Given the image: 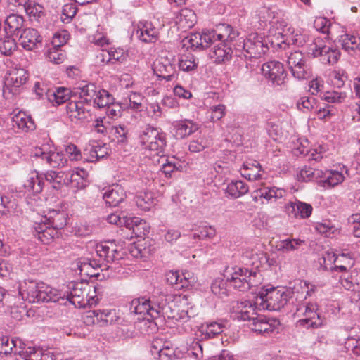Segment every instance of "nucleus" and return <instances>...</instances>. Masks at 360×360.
<instances>
[{
  "mask_svg": "<svg viewBox=\"0 0 360 360\" xmlns=\"http://www.w3.org/2000/svg\"><path fill=\"white\" fill-rule=\"evenodd\" d=\"M254 298L253 303H250L254 309L278 311L287 304L289 294L283 289L262 288Z\"/></svg>",
  "mask_w": 360,
  "mask_h": 360,
  "instance_id": "nucleus-1",
  "label": "nucleus"
},
{
  "mask_svg": "<svg viewBox=\"0 0 360 360\" xmlns=\"http://www.w3.org/2000/svg\"><path fill=\"white\" fill-rule=\"evenodd\" d=\"M70 293L67 294V300L75 307H83L86 304H92L94 297L90 295L91 289L96 292V288L86 282L71 283L69 285Z\"/></svg>",
  "mask_w": 360,
  "mask_h": 360,
  "instance_id": "nucleus-2",
  "label": "nucleus"
},
{
  "mask_svg": "<svg viewBox=\"0 0 360 360\" xmlns=\"http://www.w3.org/2000/svg\"><path fill=\"white\" fill-rule=\"evenodd\" d=\"M139 138L141 144L145 149L155 152L157 155H160L164 152L166 146L165 135L157 128L148 126Z\"/></svg>",
  "mask_w": 360,
  "mask_h": 360,
  "instance_id": "nucleus-3",
  "label": "nucleus"
},
{
  "mask_svg": "<svg viewBox=\"0 0 360 360\" xmlns=\"http://www.w3.org/2000/svg\"><path fill=\"white\" fill-rule=\"evenodd\" d=\"M254 189L251 194L252 201L255 202V207L264 205L266 202L276 200L283 198L285 194V191L276 187L265 186L264 182L259 184H252Z\"/></svg>",
  "mask_w": 360,
  "mask_h": 360,
  "instance_id": "nucleus-4",
  "label": "nucleus"
},
{
  "mask_svg": "<svg viewBox=\"0 0 360 360\" xmlns=\"http://www.w3.org/2000/svg\"><path fill=\"white\" fill-rule=\"evenodd\" d=\"M309 53L315 58L319 57L322 63L329 65L337 63L340 55L338 49L326 46L321 38L315 39L310 44Z\"/></svg>",
  "mask_w": 360,
  "mask_h": 360,
  "instance_id": "nucleus-5",
  "label": "nucleus"
},
{
  "mask_svg": "<svg viewBox=\"0 0 360 360\" xmlns=\"http://www.w3.org/2000/svg\"><path fill=\"white\" fill-rule=\"evenodd\" d=\"M262 75L268 82L274 86H281L285 82L287 72L283 63L276 60H271L258 66Z\"/></svg>",
  "mask_w": 360,
  "mask_h": 360,
  "instance_id": "nucleus-6",
  "label": "nucleus"
},
{
  "mask_svg": "<svg viewBox=\"0 0 360 360\" xmlns=\"http://www.w3.org/2000/svg\"><path fill=\"white\" fill-rule=\"evenodd\" d=\"M31 153L32 156L45 160L50 167L53 168L63 167L68 161L62 153L56 151L53 146L49 144L35 147Z\"/></svg>",
  "mask_w": 360,
  "mask_h": 360,
  "instance_id": "nucleus-7",
  "label": "nucleus"
},
{
  "mask_svg": "<svg viewBox=\"0 0 360 360\" xmlns=\"http://www.w3.org/2000/svg\"><path fill=\"white\" fill-rule=\"evenodd\" d=\"M238 37V32L228 24H219L215 29H205V41H209L210 46L217 42L232 43Z\"/></svg>",
  "mask_w": 360,
  "mask_h": 360,
  "instance_id": "nucleus-8",
  "label": "nucleus"
},
{
  "mask_svg": "<svg viewBox=\"0 0 360 360\" xmlns=\"http://www.w3.org/2000/svg\"><path fill=\"white\" fill-rule=\"evenodd\" d=\"M318 306L316 303H304L297 308V312L303 314L305 318L300 319L297 323L300 326L307 328H318L323 325L319 314L317 312Z\"/></svg>",
  "mask_w": 360,
  "mask_h": 360,
  "instance_id": "nucleus-9",
  "label": "nucleus"
},
{
  "mask_svg": "<svg viewBox=\"0 0 360 360\" xmlns=\"http://www.w3.org/2000/svg\"><path fill=\"white\" fill-rule=\"evenodd\" d=\"M287 63L292 75L298 79L308 78L311 75L310 69L302 52L294 51L287 56Z\"/></svg>",
  "mask_w": 360,
  "mask_h": 360,
  "instance_id": "nucleus-10",
  "label": "nucleus"
},
{
  "mask_svg": "<svg viewBox=\"0 0 360 360\" xmlns=\"http://www.w3.org/2000/svg\"><path fill=\"white\" fill-rule=\"evenodd\" d=\"M43 282L26 280L19 286V294L30 303L41 302Z\"/></svg>",
  "mask_w": 360,
  "mask_h": 360,
  "instance_id": "nucleus-11",
  "label": "nucleus"
},
{
  "mask_svg": "<svg viewBox=\"0 0 360 360\" xmlns=\"http://www.w3.org/2000/svg\"><path fill=\"white\" fill-rule=\"evenodd\" d=\"M276 320H270L264 315L249 317V329L256 335H267L275 330Z\"/></svg>",
  "mask_w": 360,
  "mask_h": 360,
  "instance_id": "nucleus-12",
  "label": "nucleus"
},
{
  "mask_svg": "<svg viewBox=\"0 0 360 360\" xmlns=\"http://www.w3.org/2000/svg\"><path fill=\"white\" fill-rule=\"evenodd\" d=\"M27 79V72L24 69H15L9 72L5 78L4 93L7 91L12 94H18V88L25 84Z\"/></svg>",
  "mask_w": 360,
  "mask_h": 360,
  "instance_id": "nucleus-13",
  "label": "nucleus"
},
{
  "mask_svg": "<svg viewBox=\"0 0 360 360\" xmlns=\"http://www.w3.org/2000/svg\"><path fill=\"white\" fill-rule=\"evenodd\" d=\"M97 255L103 258L107 263H112L122 259L120 248L113 241H105L98 244L96 248Z\"/></svg>",
  "mask_w": 360,
  "mask_h": 360,
  "instance_id": "nucleus-14",
  "label": "nucleus"
},
{
  "mask_svg": "<svg viewBox=\"0 0 360 360\" xmlns=\"http://www.w3.org/2000/svg\"><path fill=\"white\" fill-rule=\"evenodd\" d=\"M233 270V272H231L229 268H226L224 274V278L235 289L240 292H245L248 289L247 270L244 271L240 267H235Z\"/></svg>",
  "mask_w": 360,
  "mask_h": 360,
  "instance_id": "nucleus-15",
  "label": "nucleus"
},
{
  "mask_svg": "<svg viewBox=\"0 0 360 360\" xmlns=\"http://www.w3.org/2000/svg\"><path fill=\"white\" fill-rule=\"evenodd\" d=\"M154 297L134 299L130 304V311L136 314H143V319L149 321V317L152 319V310L155 309V306L153 304Z\"/></svg>",
  "mask_w": 360,
  "mask_h": 360,
  "instance_id": "nucleus-16",
  "label": "nucleus"
},
{
  "mask_svg": "<svg viewBox=\"0 0 360 360\" xmlns=\"http://www.w3.org/2000/svg\"><path fill=\"white\" fill-rule=\"evenodd\" d=\"M172 298V295L165 294L154 297L153 304L155 309L152 310V319L163 318L172 307H175V302Z\"/></svg>",
  "mask_w": 360,
  "mask_h": 360,
  "instance_id": "nucleus-17",
  "label": "nucleus"
},
{
  "mask_svg": "<svg viewBox=\"0 0 360 360\" xmlns=\"http://www.w3.org/2000/svg\"><path fill=\"white\" fill-rule=\"evenodd\" d=\"M41 41L42 37L34 28L23 29L19 37V41L22 46L30 51L38 48V45L41 44Z\"/></svg>",
  "mask_w": 360,
  "mask_h": 360,
  "instance_id": "nucleus-18",
  "label": "nucleus"
},
{
  "mask_svg": "<svg viewBox=\"0 0 360 360\" xmlns=\"http://www.w3.org/2000/svg\"><path fill=\"white\" fill-rule=\"evenodd\" d=\"M205 34V29L201 33H191L182 39V46L186 49H191L193 50L205 49L210 47L209 41L204 39Z\"/></svg>",
  "mask_w": 360,
  "mask_h": 360,
  "instance_id": "nucleus-19",
  "label": "nucleus"
},
{
  "mask_svg": "<svg viewBox=\"0 0 360 360\" xmlns=\"http://www.w3.org/2000/svg\"><path fill=\"white\" fill-rule=\"evenodd\" d=\"M126 198V193L120 185L115 184L108 188L103 193V199L110 207H116Z\"/></svg>",
  "mask_w": 360,
  "mask_h": 360,
  "instance_id": "nucleus-20",
  "label": "nucleus"
},
{
  "mask_svg": "<svg viewBox=\"0 0 360 360\" xmlns=\"http://www.w3.org/2000/svg\"><path fill=\"white\" fill-rule=\"evenodd\" d=\"M213 49L210 51V57L216 63H221L231 58V43L217 42L212 44Z\"/></svg>",
  "mask_w": 360,
  "mask_h": 360,
  "instance_id": "nucleus-21",
  "label": "nucleus"
},
{
  "mask_svg": "<svg viewBox=\"0 0 360 360\" xmlns=\"http://www.w3.org/2000/svg\"><path fill=\"white\" fill-rule=\"evenodd\" d=\"M136 35L143 42L153 43L158 40V31L150 22H140Z\"/></svg>",
  "mask_w": 360,
  "mask_h": 360,
  "instance_id": "nucleus-22",
  "label": "nucleus"
},
{
  "mask_svg": "<svg viewBox=\"0 0 360 360\" xmlns=\"http://www.w3.org/2000/svg\"><path fill=\"white\" fill-rule=\"evenodd\" d=\"M342 286L347 290L360 292V273L350 270L339 276Z\"/></svg>",
  "mask_w": 360,
  "mask_h": 360,
  "instance_id": "nucleus-23",
  "label": "nucleus"
},
{
  "mask_svg": "<svg viewBox=\"0 0 360 360\" xmlns=\"http://www.w3.org/2000/svg\"><path fill=\"white\" fill-rule=\"evenodd\" d=\"M313 208L310 204L295 201L291 202L286 206L288 214L301 219H307L311 214Z\"/></svg>",
  "mask_w": 360,
  "mask_h": 360,
  "instance_id": "nucleus-24",
  "label": "nucleus"
},
{
  "mask_svg": "<svg viewBox=\"0 0 360 360\" xmlns=\"http://www.w3.org/2000/svg\"><path fill=\"white\" fill-rule=\"evenodd\" d=\"M268 49L262 41V37L257 33L249 34V58H260Z\"/></svg>",
  "mask_w": 360,
  "mask_h": 360,
  "instance_id": "nucleus-25",
  "label": "nucleus"
},
{
  "mask_svg": "<svg viewBox=\"0 0 360 360\" xmlns=\"http://www.w3.org/2000/svg\"><path fill=\"white\" fill-rule=\"evenodd\" d=\"M256 270H249V307L250 303H253L254 297L257 295L258 291L263 287H259L263 281V277L260 271L258 270V266L255 267Z\"/></svg>",
  "mask_w": 360,
  "mask_h": 360,
  "instance_id": "nucleus-26",
  "label": "nucleus"
},
{
  "mask_svg": "<svg viewBox=\"0 0 360 360\" xmlns=\"http://www.w3.org/2000/svg\"><path fill=\"white\" fill-rule=\"evenodd\" d=\"M71 90L65 87H58L55 90H48L46 94L47 99L53 105H60L71 98Z\"/></svg>",
  "mask_w": 360,
  "mask_h": 360,
  "instance_id": "nucleus-27",
  "label": "nucleus"
},
{
  "mask_svg": "<svg viewBox=\"0 0 360 360\" xmlns=\"http://www.w3.org/2000/svg\"><path fill=\"white\" fill-rule=\"evenodd\" d=\"M175 136L177 139H184L196 131L199 127L192 120L185 119L175 123Z\"/></svg>",
  "mask_w": 360,
  "mask_h": 360,
  "instance_id": "nucleus-28",
  "label": "nucleus"
},
{
  "mask_svg": "<svg viewBox=\"0 0 360 360\" xmlns=\"http://www.w3.org/2000/svg\"><path fill=\"white\" fill-rule=\"evenodd\" d=\"M154 72L160 78L171 81L175 77V68L167 60L158 61L154 64Z\"/></svg>",
  "mask_w": 360,
  "mask_h": 360,
  "instance_id": "nucleus-29",
  "label": "nucleus"
},
{
  "mask_svg": "<svg viewBox=\"0 0 360 360\" xmlns=\"http://www.w3.org/2000/svg\"><path fill=\"white\" fill-rule=\"evenodd\" d=\"M345 179L342 171L325 170L323 171L320 181L324 187H334L341 184Z\"/></svg>",
  "mask_w": 360,
  "mask_h": 360,
  "instance_id": "nucleus-30",
  "label": "nucleus"
},
{
  "mask_svg": "<svg viewBox=\"0 0 360 360\" xmlns=\"http://www.w3.org/2000/svg\"><path fill=\"white\" fill-rule=\"evenodd\" d=\"M24 22L25 20L22 15L11 14L5 20V32L18 35L22 32Z\"/></svg>",
  "mask_w": 360,
  "mask_h": 360,
  "instance_id": "nucleus-31",
  "label": "nucleus"
},
{
  "mask_svg": "<svg viewBox=\"0 0 360 360\" xmlns=\"http://www.w3.org/2000/svg\"><path fill=\"white\" fill-rule=\"evenodd\" d=\"M91 314H92L94 316H96V321H97V325H99L100 326L112 324L117 320L115 310H92Z\"/></svg>",
  "mask_w": 360,
  "mask_h": 360,
  "instance_id": "nucleus-32",
  "label": "nucleus"
},
{
  "mask_svg": "<svg viewBox=\"0 0 360 360\" xmlns=\"http://www.w3.org/2000/svg\"><path fill=\"white\" fill-rule=\"evenodd\" d=\"M79 89L78 94H79L80 101L85 103L86 105L91 106L100 89L94 84L89 83L82 87H79Z\"/></svg>",
  "mask_w": 360,
  "mask_h": 360,
  "instance_id": "nucleus-33",
  "label": "nucleus"
},
{
  "mask_svg": "<svg viewBox=\"0 0 360 360\" xmlns=\"http://www.w3.org/2000/svg\"><path fill=\"white\" fill-rule=\"evenodd\" d=\"M13 126L23 131L32 130L34 129V123L30 116L25 112H19L12 118Z\"/></svg>",
  "mask_w": 360,
  "mask_h": 360,
  "instance_id": "nucleus-34",
  "label": "nucleus"
},
{
  "mask_svg": "<svg viewBox=\"0 0 360 360\" xmlns=\"http://www.w3.org/2000/svg\"><path fill=\"white\" fill-rule=\"evenodd\" d=\"M231 317L238 321L248 320V303L246 300L238 301L233 303L231 309Z\"/></svg>",
  "mask_w": 360,
  "mask_h": 360,
  "instance_id": "nucleus-35",
  "label": "nucleus"
},
{
  "mask_svg": "<svg viewBox=\"0 0 360 360\" xmlns=\"http://www.w3.org/2000/svg\"><path fill=\"white\" fill-rule=\"evenodd\" d=\"M37 228V238L44 244H49L60 235V233L51 225L46 226L45 229H41V227Z\"/></svg>",
  "mask_w": 360,
  "mask_h": 360,
  "instance_id": "nucleus-36",
  "label": "nucleus"
},
{
  "mask_svg": "<svg viewBox=\"0 0 360 360\" xmlns=\"http://www.w3.org/2000/svg\"><path fill=\"white\" fill-rule=\"evenodd\" d=\"M42 288L43 289L41 302H59L60 300H64V296L65 295L63 294V296H62V293L58 290L53 288L52 287L46 285V283H44V285H42Z\"/></svg>",
  "mask_w": 360,
  "mask_h": 360,
  "instance_id": "nucleus-37",
  "label": "nucleus"
},
{
  "mask_svg": "<svg viewBox=\"0 0 360 360\" xmlns=\"http://www.w3.org/2000/svg\"><path fill=\"white\" fill-rule=\"evenodd\" d=\"M25 12L29 15L31 20L39 22L44 17L45 12L44 7L35 1L30 0Z\"/></svg>",
  "mask_w": 360,
  "mask_h": 360,
  "instance_id": "nucleus-38",
  "label": "nucleus"
},
{
  "mask_svg": "<svg viewBox=\"0 0 360 360\" xmlns=\"http://www.w3.org/2000/svg\"><path fill=\"white\" fill-rule=\"evenodd\" d=\"M127 227L132 230V233L136 237H142L148 233V226L146 221L138 218H134L130 222H127Z\"/></svg>",
  "mask_w": 360,
  "mask_h": 360,
  "instance_id": "nucleus-39",
  "label": "nucleus"
},
{
  "mask_svg": "<svg viewBox=\"0 0 360 360\" xmlns=\"http://www.w3.org/2000/svg\"><path fill=\"white\" fill-rule=\"evenodd\" d=\"M226 191L233 198H239L248 193V186L242 181H232L228 184Z\"/></svg>",
  "mask_w": 360,
  "mask_h": 360,
  "instance_id": "nucleus-40",
  "label": "nucleus"
},
{
  "mask_svg": "<svg viewBox=\"0 0 360 360\" xmlns=\"http://www.w3.org/2000/svg\"><path fill=\"white\" fill-rule=\"evenodd\" d=\"M195 22L196 15L193 11L189 9L181 11L178 21L179 27L183 29H189L195 25Z\"/></svg>",
  "mask_w": 360,
  "mask_h": 360,
  "instance_id": "nucleus-41",
  "label": "nucleus"
},
{
  "mask_svg": "<svg viewBox=\"0 0 360 360\" xmlns=\"http://www.w3.org/2000/svg\"><path fill=\"white\" fill-rule=\"evenodd\" d=\"M112 101H114V98L108 91L99 89L92 105L99 108H106L110 104H112Z\"/></svg>",
  "mask_w": 360,
  "mask_h": 360,
  "instance_id": "nucleus-42",
  "label": "nucleus"
},
{
  "mask_svg": "<svg viewBox=\"0 0 360 360\" xmlns=\"http://www.w3.org/2000/svg\"><path fill=\"white\" fill-rule=\"evenodd\" d=\"M48 217L49 224L58 230L62 229L67 224L66 214L64 212L52 211Z\"/></svg>",
  "mask_w": 360,
  "mask_h": 360,
  "instance_id": "nucleus-43",
  "label": "nucleus"
},
{
  "mask_svg": "<svg viewBox=\"0 0 360 360\" xmlns=\"http://www.w3.org/2000/svg\"><path fill=\"white\" fill-rule=\"evenodd\" d=\"M322 174V169H314L312 167L305 166L300 170L299 179L304 181H320Z\"/></svg>",
  "mask_w": 360,
  "mask_h": 360,
  "instance_id": "nucleus-44",
  "label": "nucleus"
},
{
  "mask_svg": "<svg viewBox=\"0 0 360 360\" xmlns=\"http://www.w3.org/2000/svg\"><path fill=\"white\" fill-rule=\"evenodd\" d=\"M224 325L217 322L207 323L206 326H202V334L205 338H214L223 332Z\"/></svg>",
  "mask_w": 360,
  "mask_h": 360,
  "instance_id": "nucleus-45",
  "label": "nucleus"
},
{
  "mask_svg": "<svg viewBox=\"0 0 360 360\" xmlns=\"http://www.w3.org/2000/svg\"><path fill=\"white\" fill-rule=\"evenodd\" d=\"M25 188L27 191L33 194H38L42 191L44 186L43 177L39 175L30 177L25 184Z\"/></svg>",
  "mask_w": 360,
  "mask_h": 360,
  "instance_id": "nucleus-46",
  "label": "nucleus"
},
{
  "mask_svg": "<svg viewBox=\"0 0 360 360\" xmlns=\"http://www.w3.org/2000/svg\"><path fill=\"white\" fill-rule=\"evenodd\" d=\"M197 65L196 58L193 55L184 54L179 59V68L181 70L189 72L195 69Z\"/></svg>",
  "mask_w": 360,
  "mask_h": 360,
  "instance_id": "nucleus-47",
  "label": "nucleus"
},
{
  "mask_svg": "<svg viewBox=\"0 0 360 360\" xmlns=\"http://www.w3.org/2000/svg\"><path fill=\"white\" fill-rule=\"evenodd\" d=\"M297 107L304 112H310L318 108L316 99L311 96H302L297 102Z\"/></svg>",
  "mask_w": 360,
  "mask_h": 360,
  "instance_id": "nucleus-48",
  "label": "nucleus"
},
{
  "mask_svg": "<svg viewBox=\"0 0 360 360\" xmlns=\"http://www.w3.org/2000/svg\"><path fill=\"white\" fill-rule=\"evenodd\" d=\"M136 204L142 210L148 211L155 205V202L150 193H141L136 197Z\"/></svg>",
  "mask_w": 360,
  "mask_h": 360,
  "instance_id": "nucleus-49",
  "label": "nucleus"
},
{
  "mask_svg": "<svg viewBox=\"0 0 360 360\" xmlns=\"http://www.w3.org/2000/svg\"><path fill=\"white\" fill-rule=\"evenodd\" d=\"M342 49L348 50H360V37L354 35L345 34L341 37Z\"/></svg>",
  "mask_w": 360,
  "mask_h": 360,
  "instance_id": "nucleus-50",
  "label": "nucleus"
},
{
  "mask_svg": "<svg viewBox=\"0 0 360 360\" xmlns=\"http://www.w3.org/2000/svg\"><path fill=\"white\" fill-rule=\"evenodd\" d=\"M342 258H345V255L342 254L341 255H336L333 252H326L323 254V257L320 259V264L322 268L328 271L330 266L338 262Z\"/></svg>",
  "mask_w": 360,
  "mask_h": 360,
  "instance_id": "nucleus-51",
  "label": "nucleus"
},
{
  "mask_svg": "<svg viewBox=\"0 0 360 360\" xmlns=\"http://www.w3.org/2000/svg\"><path fill=\"white\" fill-rule=\"evenodd\" d=\"M347 262L345 264H335L333 266H330L328 271H330L332 276H338L341 274H344L345 272H349L353 266V262L352 259L347 257L345 255V258Z\"/></svg>",
  "mask_w": 360,
  "mask_h": 360,
  "instance_id": "nucleus-52",
  "label": "nucleus"
},
{
  "mask_svg": "<svg viewBox=\"0 0 360 360\" xmlns=\"http://www.w3.org/2000/svg\"><path fill=\"white\" fill-rule=\"evenodd\" d=\"M110 133L115 136L118 142L124 143L127 141L129 129L124 124L112 126Z\"/></svg>",
  "mask_w": 360,
  "mask_h": 360,
  "instance_id": "nucleus-53",
  "label": "nucleus"
},
{
  "mask_svg": "<svg viewBox=\"0 0 360 360\" xmlns=\"http://www.w3.org/2000/svg\"><path fill=\"white\" fill-rule=\"evenodd\" d=\"M18 343L21 344V340L12 339L9 341L8 337L0 338V354H8L13 352V347H17Z\"/></svg>",
  "mask_w": 360,
  "mask_h": 360,
  "instance_id": "nucleus-54",
  "label": "nucleus"
},
{
  "mask_svg": "<svg viewBox=\"0 0 360 360\" xmlns=\"http://www.w3.org/2000/svg\"><path fill=\"white\" fill-rule=\"evenodd\" d=\"M228 281H224L223 279H216L211 285L212 292L220 297H226L229 295V290L227 289Z\"/></svg>",
  "mask_w": 360,
  "mask_h": 360,
  "instance_id": "nucleus-55",
  "label": "nucleus"
},
{
  "mask_svg": "<svg viewBox=\"0 0 360 360\" xmlns=\"http://www.w3.org/2000/svg\"><path fill=\"white\" fill-rule=\"evenodd\" d=\"M17 46L15 40L10 37L0 39V51L5 56H10L15 50Z\"/></svg>",
  "mask_w": 360,
  "mask_h": 360,
  "instance_id": "nucleus-56",
  "label": "nucleus"
},
{
  "mask_svg": "<svg viewBox=\"0 0 360 360\" xmlns=\"http://www.w3.org/2000/svg\"><path fill=\"white\" fill-rule=\"evenodd\" d=\"M65 58V53L60 49L51 48L47 53V58L54 64L62 63Z\"/></svg>",
  "mask_w": 360,
  "mask_h": 360,
  "instance_id": "nucleus-57",
  "label": "nucleus"
},
{
  "mask_svg": "<svg viewBox=\"0 0 360 360\" xmlns=\"http://www.w3.org/2000/svg\"><path fill=\"white\" fill-rule=\"evenodd\" d=\"M346 96L344 92L328 91L323 96V100L328 103H341L345 101Z\"/></svg>",
  "mask_w": 360,
  "mask_h": 360,
  "instance_id": "nucleus-58",
  "label": "nucleus"
},
{
  "mask_svg": "<svg viewBox=\"0 0 360 360\" xmlns=\"http://www.w3.org/2000/svg\"><path fill=\"white\" fill-rule=\"evenodd\" d=\"M210 142L205 138L200 137L197 140L191 141L189 144V150L192 153H198L203 150L210 146Z\"/></svg>",
  "mask_w": 360,
  "mask_h": 360,
  "instance_id": "nucleus-59",
  "label": "nucleus"
},
{
  "mask_svg": "<svg viewBox=\"0 0 360 360\" xmlns=\"http://www.w3.org/2000/svg\"><path fill=\"white\" fill-rule=\"evenodd\" d=\"M304 243L300 239H285L281 242V249L285 252L293 251Z\"/></svg>",
  "mask_w": 360,
  "mask_h": 360,
  "instance_id": "nucleus-60",
  "label": "nucleus"
},
{
  "mask_svg": "<svg viewBox=\"0 0 360 360\" xmlns=\"http://www.w3.org/2000/svg\"><path fill=\"white\" fill-rule=\"evenodd\" d=\"M345 347L348 351H351L355 355L358 360H360V338H348L345 342Z\"/></svg>",
  "mask_w": 360,
  "mask_h": 360,
  "instance_id": "nucleus-61",
  "label": "nucleus"
},
{
  "mask_svg": "<svg viewBox=\"0 0 360 360\" xmlns=\"http://www.w3.org/2000/svg\"><path fill=\"white\" fill-rule=\"evenodd\" d=\"M77 8L73 4H66L63 8L62 21L64 22H69L76 15Z\"/></svg>",
  "mask_w": 360,
  "mask_h": 360,
  "instance_id": "nucleus-62",
  "label": "nucleus"
},
{
  "mask_svg": "<svg viewBox=\"0 0 360 360\" xmlns=\"http://www.w3.org/2000/svg\"><path fill=\"white\" fill-rule=\"evenodd\" d=\"M141 243H133L129 247V252L134 257H146L148 250Z\"/></svg>",
  "mask_w": 360,
  "mask_h": 360,
  "instance_id": "nucleus-63",
  "label": "nucleus"
},
{
  "mask_svg": "<svg viewBox=\"0 0 360 360\" xmlns=\"http://www.w3.org/2000/svg\"><path fill=\"white\" fill-rule=\"evenodd\" d=\"M189 356H193L195 359H200L203 356L202 345L198 341H193L188 349Z\"/></svg>",
  "mask_w": 360,
  "mask_h": 360,
  "instance_id": "nucleus-64",
  "label": "nucleus"
}]
</instances>
